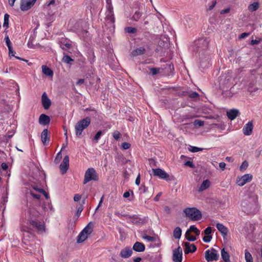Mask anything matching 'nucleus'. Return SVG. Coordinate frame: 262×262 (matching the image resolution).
<instances>
[{
	"instance_id": "56",
	"label": "nucleus",
	"mask_w": 262,
	"mask_h": 262,
	"mask_svg": "<svg viewBox=\"0 0 262 262\" xmlns=\"http://www.w3.org/2000/svg\"><path fill=\"white\" fill-rule=\"evenodd\" d=\"M5 40L6 43L8 48L12 47L11 46V42L10 40L9 39V38L8 36H6L5 37Z\"/></svg>"
},
{
	"instance_id": "31",
	"label": "nucleus",
	"mask_w": 262,
	"mask_h": 262,
	"mask_svg": "<svg viewBox=\"0 0 262 262\" xmlns=\"http://www.w3.org/2000/svg\"><path fill=\"white\" fill-rule=\"evenodd\" d=\"M69 167V164L64 163L62 162L60 165V169L62 174H64L67 172Z\"/></svg>"
},
{
	"instance_id": "12",
	"label": "nucleus",
	"mask_w": 262,
	"mask_h": 262,
	"mask_svg": "<svg viewBox=\"0 0 262 262\" xmlns=\"http://www.w3.org/2000/svg\"><path fill=\"white\" fill-rule=\"evenodd\" d=\"M41 102L43 107L46 110H48L51 105V102L45 92L42 95Z\"/></svg>"
},
{
	"instance_id": "64",
	"label": "nucleus",
	"mask_w": 262,
	"mask_h": 262,
	"mask_svg": "<svg viewBox=\"0 0 262 262\" xmlns=\"http://www.w3.org/2000/svg\"><path fill=\"white\" fill-rule=\"evenodd\" d=\"M62 162L64 163L69 164V157L68 156H64Z\"/></svg>"
},
{
	"instance_id": "46",
	"label": "nucleus",
	"mask_w": 262,
	"mask_h": 262,
	"mask_svg": "<svg viewBox=\"0 0 262 262\" xmlns=\"http://www.w3.org/2000/svg\"><path fill=\"white\" fill-rule=\"evenodd\" d=\"M62 158V154L61 153V151L57 153L55 160L54 162L55 163H58L60 161L61 159Z\"/></svg>"
},
{
	"instance_id": "41",
	"label": "nucleus",
	"mask_w": 262,
	"mask_h": 262,
	"mask_svg": "<svg viewBox=\"0 0 262 262\" xmlns=\"http://www.w3.org/2000/svg\"><path fill=\"white\" fill-rule=\"evenodd\" d=\"M199 97V94L196 92H192L188 93V97L190 98H198Z\"/></svg>"
},
{
	"instance_id": "60",
	"label": "nucleus",
	"mask_w": 262,
	"mask_h": 262,
	"mask_svg": "<svg viewBox=\"0 0 262 262\" xmlns=\"http://www.w3.org/2000/svg\"><path fill=\"white\" fill-rule=\"evenodd\" d=\"M8 49H9V56H14V53L15 52L13 50L12 47H9Z\"/></svg>"
},
{
	"instance_id": "48",
	"label": "nucleus",
	"mask_w": 262,
	"mask_h": 262,
	"mask_svg": "<svg viewBox=\"0 0 262 262\" xmlns=\"http://www.w3.org/2000/svg\"><path fill=\"white\" fill-rule=\"evenodd\" d=\"M32 188L34 190H35L36 191H37L38 192H44V189L38 187L37 185H32Z\"/></svg>"
},
{
	"instance_id": "59",
	"label": "nucleus",
	"mask_w": 262,
	"mask_h": 262,
	"mask_svg": "<svg viewBox=\"0 0 262 262\" xmlns=\"http://www.w3.org/2000/svg\"><path fill=\"white\" fill-rule=\"evenodd\" d=\"M30 194L34 198L37 200H39L40 198V195L38 194H35L32 191H30Z\"/></svg>"
},
{
	"instance_id": "55",
	"label": "nucleus",
	"mask_w": 262,
	"mask_h": 262,
	"mask_svg": "<svg viewBox=\"0 0 262 262\" xmlns=\"http://www.w3.org/2000/svg\"><path fill=\"white\" fill-rule=\"evenodd\" d=\"M71 47V45L69 43H66L65 44L62 43L61 45V48L63 50H66V49H69Z\"/></svg>"
},
{
	"instance_id": "24",
	"label": "nucleus",
	"mask_w": 262,
	"mask_h": 262,
	"mask_svg": "<svg viewBox=\"0 0 262 262\" xmlns=\"http://www.w3.org/2000/svg\"><path fill=\"white\" fill-rule=\"evenodd\" d=\"M210 185V181L208 180L203 181L198 191L199 192L203 191L208 188Z\"/></svg>"
},
{
	"instance_id": "27",
	"label": "nucleus",
	"mask_w": 262,
	"mask_h": 262,
	"mask_svg": "<svg viewBox=\"0 0 262 262\" xmlns=\"http://www.w3.org/2000/svg\"><path fill=\"white\" fill-rule=\"evenodd\" d=\"M133 223L134 224H143L146 222L145 218H140L137 216L133 217Z\"/></svg>"
},
{
	"instance_id": "62",
	"label": "nucleus",
	"mask_w": 262,
	"mask_h": 262,
	"mask_svg": "<svg viewBox=\"0 0 262 262\" xmlns=\"http://www.w3.org/2000/svg\"><path fill=\"white\" fill-rule=\"evenodd\" d=\"M216 4V2L215 1H212V5L209 7V8L207 9V11L211 10L215 7Z\"/></svg>"
},
{
	"instance_id": "58",
	"label": "nucleus",
	"mask_w": 262,
	"mask_h": 262,
	"mask_svg": "<svg viewBox=\"0 0 262 262\" xmlns=\"http://www.w3.org/2000/svg\"><path fill=\"white\" fill-rule=\"evenodd\" d=\"M201 150H202V148H199V147H195V146H191V149L190 150V151L193 152H198V151H201Z\"/></svg>"
},
{
	"instance_id": "26",
	"label": "nucleus",
	"mask_w": 262,
	"mask_h": 262,
	"mask_svg": "<svg viewBox=\"0 0 262 262\" xmlns=\"http://www.w3.org/2000/svg\"><path fill=\"white\" fill-rule=\"evenodd\" d=\"M42 73L47 76L52 77L53 75V71L46 66L43 65L42 66Z\"/></svg>"
},
{
	"instance_id": "20",
	"label": "nucleus",
	"mask_w": 262,
	"mask_h": 262,
	"mask_svg": "<svg viewBox=\"0 0 262 262\" xmlns=\"http://www.w3.org/2000/svg\"><path fill=\"white\" fill-rule=\"evenodd\" d=\"M239 114V111L236 109H232L227 112V116L229 119L234 120Z\"/></svg>"
},
{
	"instance_id": "44",
	"label": "nucleus",
	"mask_w": 262,
	"mask_h": 262,
	"mask_svg": "<svg viewBox=\"0 0 262 262\" xmlns=\"http://www.w3.org/2000/svg\"><path fill=\"white\" fill-rule=\"evenodd\" d=\"M254 82L253 81L252 82H250L249 84L248 91L250 92H255L257 89L254 88Z\"/></svg>"
},
{
	"instance_id": "25",
	"label": "nucleus",
	"mask_w": 262,
	"mask_h": 262,
	"mask_svg": "<svg viewBox=\"0 0 262 262\" xmlns=\"http://www.w3.org/2000/svg\"><path fill=\"white\" fill-rule=\"evenodd\" d=\"M221 256L224 261L231 262L229 254L225 251L224 248L222 249L221 250Z\"/></svg>"
},
{
	"instance_id": "13",
	"label": "nucleus",
	"mask_w": 262,
	"mask_h": 262,
	"mask_svg": "<svg viewBox=\"0 0 262 262\" xmlns=\"http://www.w3.org/2000/svg\"><path fill=\"white\" fill-rule=\"evenodd\" d=\"M255 205L253 202L245 200L242 202V206L245 212H251L252 209Z\"/></svg>"
},
{
	"instance_id": "63",
	"label": "nucleus",
	"mask_w": 262,
	"mask_h": 262,
	"mask_svg": "<svg viewBox=\"0 0 262 262\" xmlns=\"http://www.w3.org/2000/svg\"><path fill=\"white\" fill-rule=\"evenodd\" d=\"M140 190L143 192V193H146L148 191V188L145 186L143 185Z\"/></svg>"
},
{
	"instance_id": "9",
	"label": "nucleus",
	"mask_w": 262,
	"mask_h": 262,
	"mask_svg": "<svg viewBox=\"0 0 262 262\" xmlns=\"http://www.w3.org/2000/svg\"><path fill=\"white\" fill-rule=\"evenodd\" d=\"M172 258L174 262H182V250L180 246L173 250Z\"/></svg>"
},
{
	"instance_id": "49",
	"label": "nucleus",
	"mask_w": 262,
	"mask_h": 262,
	"mask_svg": "<svg viewBox=\"0 0 262 262\" xmlns=\"http://www.w3.org/2000/svg\"><path fill=\"white\" fill-rule=\"evenodd\" d=\"M113 136L116 140H118L120 138V133L119 132L116 130L113 133Z\"/></svg>"
},
{
	"instance_id": "8",
	"label": "nucleus",
	"mask_w": 262,
	"mask_h": 262,
	"mask_svg": "<svg viewBox=\"0 0 262 262\" xmlns=\"http://www.w3.org/2000/svg\"><path fill=\"white\" fill-rule=\"evenodd\" d=\"M37 0H21L20 9L25 11L30 9L35 4Z\"/></svg>"
},
{
	"instance_id": "37",
	"label": "nucleus",
	"mask_w": 262,
	"mask_h": 262,
	"mask_svg": "<svg viewBox=\"0 0 262 262\" xmlns=\"http://www.w3.org/2000/svg\"><path fill=\"white\" fill-rule=\"evenodd\" d=\"M9 15L6 13L4 15V21L3 24V27L8 28L9 27Z\"/></svg>"
},
{
	"instance_id": "43",
	"label": "nucleus",
	"mask_w": 262,
	"mask_h": 262,
	"mask_svg": "<svg viewBox=\"0 0 262 262\" xmlns=\"http://www.w3.org/2000/svg\"><path fill=\"white\" fill-rule=\"evenodd\" d=\"M195 126H198L199 127H201L204 125V122L203 121L200 120H195L193 123Z\"/></svg>"
},
{
	"instance_id": "17",
	"label": "nucleus",
	"mask_w": 262,
	"mask_h": 262,
	"mask_svg": "<svg viewBox=\"0 0 262 262\" xmlns=\"http://www.w3.org/2000/svg\"><path fill=\"white\" fill-rule=\"evenodd\" d=\"M30 224L34 228H35L38 231H45V227L41 224L40 222L37 220H31L30 221Z\"/></svg>"
},
{
	"instance_id": "47",
	"label": "nucleus",
	"mask_w": 262,
	"mask_h": 262,
	"mask_svg": "<svg viewBox=\"0 0 262 262\" xmlns=\"http://www.w3.org/2000/svg\"><path fill=\"white\" fill-rule=\"evenodd\" d=\"M143 238L150 242H155L156 241V238L155 237L148 236L146 234L143 236Z\"/></svg>"
},
{
	"instance_id": "16",
	"label": "nucleus",
	"mask_w": 262,
	"mask_h": 262,
	"mask_svg": "<svg viewBox=\"0 0 262 262\" xmlns=\"http://www.w3.org/2000/svg\"><path fill=\"white\" fill-rule=\"evenodd\" d=\"M50 120L49 116L44 114H42L39 116L38 121L39 124L41 125H46L50 123Z\"/></svg>"
},
{
	"instance_id": "3",
	"label": "nucleus",
	"mask_w": 262,
	"mask_h": 262,
	"mask_svg": "<svg viewBox=\"0 0 262 262\" xmlns=\"http://www.w3.org/2000/svg\"><path fill=\"white\" fill-rule=\"evenodd\" d=\"M186 216L189 217L191 221H198L202 218L201 211L196 208H187L184 210Z\"/></svg>"
},
{
	"instance_id": "45",
	"label": "nucleus",
	"mask_w": 262,
	"mask_h": 262,
	"mask_svg": "<svg viewBox=\"0 0 262 262\" xmlns=\"http://www.w3.org/2000/svg\"><path fill=\"white\" fill-rule=\"evenodd\" d=\"M198 229L194 225H192L190 227L186 232L187 234L190 233L191 232H195Z\"/></svg>"
},
{
	"instance_id": "36",
	"label": "nucleus",
	"mask_w": 262,
	"mask_h": 262,
	"mask_svg": "<svg viewBox=\"0 0 262 262\" xmlns=\"http://www.w3.org/2000/svg\"><path fill=\"white\" fill-rule=\"evenodd\" d=\"M232 88L233 87L231 88L230 91H228V89H225L224 91H222V94L224 95L226 97H232L233 96V93H232Z\"/></svg>"
},
{
	"instance_id": "34",
	"label": "nucleus",
	"mask_w": 262,
	"mask_h": 262,
	"mask_svg": "<svg viewBox=\"0 0 262 262\" xmlns=\"http://www.w3.org/2000/svg\"><path fill=\"white\" fill-rule=\"evenodd\" d=\"M85 199H83L82 201V204H80L78 207H77V212H76V215L78 217L79 216V215H80L81 212L83 210V208H84L83 204H85Z\"/></svg>"
},
{
	"instance_id": "40",
	"label": "nucleus",
	"mask_w": 262,
	"mask_h": 262,
	"mask_svg": "<svg viewBox=\"0 0 262 262\" xmlns=\"http://www.w3.org/2000/svg\"><path fill=\"white\" fill-rule=\"evenodd\" d=\"M190 233L187 234V232H186V233H185V237H186V238L188 241H190V242L195 241L196 239V237L190 235Z\"/></svg>"
},
{
	"instance_id": "57",
	"label": "nucleus",
	"mask_w": 262,
	"mask_h": 262,
	"mask_svg": "<svg viewBox=\"0 0 262 262\" xmlns=\"http://www.w3.org/2000/svg\"><path fill=\"white\" fill-rule=\"evenodd\" d=\"M211 232H212V229L210 227H208L204 230V233L207 235H210L209 234H211Z\"/></svg>"
},
{
	"instance_id": "21",
	"label": "nucleus",
	"mask_w": 262,
	"mask_h": 262,
	"mask_svg": "<svg viewBox=\"0 0 262 262\" xmlns=\"http://www.w3.org/2000/svg\"><path fill=\"white\" fill-rule=\"evenodd\" d=\"M145 53V49L143 47H140L135 50H134L130 53L133 57H135L138 55H143Z\"/></svg>"
},
{
	"instance_id": "33",
	"label": "nucleus",
	"mask_w": 262,
	"mask_h": 262,
	"mask_svg": "<svg viewBox=\"0 0 262 262\" xmlns=\"http://www.w3.org/2000/svg\"><path fill=\"white\" fill-rule=\"evenodd\" d=\"M62 61L64 63L72 64V63L74 62V59H72L70 56L69 55H64L62 58Z\"/></svg>"
},
{
	"instance_id": "30",
	"label": "nucleus",
	"mask_w": 262,
	"mask_h": 262,
	"mask_svg": "<svg viewBox=\"0 0 262 262\" xmlns=\"http://www.w3.org/2000/svg\"><path fill=\"white\" fill-rule=\"evenodd\" d=\"M69 167V164L64 163L62 162L60 165V169L62 174H64L67 172Z\"/></svg>"
},
{
	"instance_id": "1",
	"label": "nucleus",
	"mask_w": 262,
	"mask_h": 262,
	"mask_svg": "<svg viewBox=\"0 0 262 262\" xmlns=\"http://www.w3.org/2000/svg\"><path fill=\"white\" fill-rule=\"evenodd\" d=\"M210 39L207 37L200 38L195 40L193 46V51L199 53L201 59L204 55L205 51L208 49Z\"/></svg>"
},
{
	"instance_id": "35",
	"label": "nucleus",
	"mask_w": 262,
	"mask_h": 262,
	"mask_svg": "<svg viewBox=\"0 0 262 262\" xmlns=\"http://www.w3.org/2000/svg\"><path fill=\"white\" fill-rule=\"evenodd\" d=\"M245 256L246 262H253V257L247 250H245Z\"/></svg>"
},
{
	"instance_id": "18",
	"label": "nucleus",
	"mask_w": 262,
	"mask_h": 262,
	"mask_svg": "<svg viewBox=\"0 0 262 262\" xmlns=\"http://www.w3.org/2000/svg\"><path fill=\"white\" fill-rule=\"evenodd\" d=\"M133 249L136 252H141L145 250V247L143 243L137 242L134 244Z\"/></svg>"
},
{
	"instance_id": "32",
	"label": "nucleus",
	"mask_w": 262,
	"mask_h": 262,
	"mask_svg": "<svg viewBox=\"0 0 262 262\" xmlns=\"http://www.w3.org/2000/svg\"><path fill=\"white\" fill-rule=\"evenodd\" d=\"M259 8V4L258 2H254L250 5H249L248 7L249 10L253 12L256 10H257Z\"/></svg>"
},
{
	"instance_id": "54",
	"label": "nucleus",
	"mask_w": 262,
	"mask_h": 262,
	"mask_svg": "<svg viewBox=\"0 0 262 262\" xmlns=\"http://www.w3.org/2000/svg\"><path fill=\"white\" fill-rule=\"evenodd\" d=\"M212 239V236L211 235H207L203 238V240L205 243H209L210 242L211 239Z\"/></svg>"
},
{
	"instance_id": "51",
	"label": "nucleus",
	"mask_w": 262,
	"mask_h": 262,
	"mask_svg": "<svg viewBox=\"0 0 262 262\" xmlns=\"http://www.w3.org/2000/svg\"><path fill=\"white\" fill-rule=\"evenodd\" d=\"M102 135V131L99 130L98 131L95 136H94V139L96 141V142H97L98 140L100 139L101 135Z\"/></svg>"
},
{
	"instance_id": "7",
	"label": "nucleus",
	"mask_w": 262,
	"mask_h": 262,
	"mask_svg": "<svg viewBox=\"0 0 262 262\" xmlns=\"http://www.w3.org/2000/svg\"><path fill=\"white\" fill-rule=\"evenodd\" d=\"M153 175L166 181L169 180V174L160 168L152 169Z\"/></svg>"
},
{
	"instance_id": "52",
	"label": "nucleus",
	"mask_w": 262,
	"mask_h": 262,
	"mask_svg": "<svg viewBox=\"0 0 262 262\" xmlns=\"http://www.w3.org/2000/svg\"><path fill=\"white\" fill-rule=\"evenodd\" d=\"M131 145L127 142H123L122 144V147L123 149H127L130 148Z\"/></svg>"
},
{
	"instance_id": "29",
	"label": "nucleus",
	"mask_w": 262,
	"mask_h": 262,
	"mask_svg": "<svg viewBox=\"0 0 262 262\" xmlns=\"http://www.w3.org/2000/svg\"><path fill=\"white\" fill-rule=\"evenodd\" d=\"M182 234V230L179 227H176L173 233V236L176 239H179Z\"/></svg>"
},
{
	"instance_id": "4",
	"label": "nucleus",
	"mask_w": 262,
	"mask_h": 262,
	"mask_svg": "<svg viewBox=\"0 0 262 262\" xmlns=\"http://www.w3.org/2000/svg\"><path fill=\"white\" fill-rule=\"evenodd\" d=\"M98 180L99 176L96 170L94 168H89L85 171L83 183L86 184L91 181H97Z\"/></svg>"
},
{
	"instance_id": "11",
	"label": "nucleus",
	"mask_w": 262,
	"mask_h": 262,
	"mask_svg": "<svg viewBox=\"0 0 262 262\" xmlns=\"http://www.w3.org/2000/svg\"><path fill=\"white\" fill-rule=\"evenodd\" d=\"M133 254V250L129 247H126L122 249L120 253V256L123 258L129 257Z\"/></svg>"
},
{
	"instance_id": "61",
	"label": "nucleus",
	"mask_w": 262,
	"mask_h": 262,
	"mask_svg": "<svg viewBox=\"0 0 262 262\" xmlns=\"http://www.w3.org/2000/svg\"><path fill=\"white\" fill-rule=\"evenodd\" d=\"M81 198V196L80 195H79L78 194H76L74 195V200L75 202H78V201H79L80 200Z\"/></svg>"
},
{
	"instance_id": "28",
	"label": "nucleus",
	"mask_w": 262,
	"mask_h": 262,
	"mask_svg": "<svg viewBox=\"0 0 262 262\" xmlns=\"http://www.w3.org/2000/svg\"><path fill=\"white\" fill-rule=\"evenodd\" d=\"M88 235L87 234H86L83 231H81L78 236L77 243H80L84 242L88 238Z\"/></svg>"
},
{
	"instance_id": "15",
	"label": "nucleus",
	"mask_w": 262,
	"mask_h": 262,
	"mask_svg": "<svg viewBox=\"0 0 262 262\" xmlns=\"http://www.w3.org/2000/svg\"><path fill=\"white\" fill-rule=\"evenodd\" d=\"M253 128L252 122L251 121L248 122L243 127V131L244 134L246 136L250 135L252 133Z\"/></svg>"
},
{
	"instance_id": "38",
	"label": "nucleus",
	"mask_w": 262,
	"mask_h": 262,
	"mask_svg": "<svg viewBox=\"0 0 262 262\" xmlns=\"http://www.w3.org/2000/svg\"><path fill=\"white\" fill-rule=\"evenodd\" d=\"M142 16V13L140 12L136 11L134 14L133 15L132 17V19L134 20L138 21L140 18L141 16Z\"/></svg>"
},
{
	"instance_id": "5",
	"label": "nucleus",
	"mask_w": 262,
	"mask_h": 262,
	"mask_svg": "<svg viewBox=\"0 0 262 262\" xmlns=\"http://www.w3.org/2000/svg\"><path fill=\"white\" fill-rule=\"evenodd\" d=\"M231 77L226 74L220 77L219 86L221 90L224 91L225 89L229 88L231 85Z\"/></svg>"
},
{
	"instance_id": "53",
	"label": "nucleus",
	"mask_w": 262,
	"mask_h": 262,
	"mask_svg": "<svg viewBox=\"0 0 262 262\" xmlns=\"http://www.w3.org/2000/svg\"><path fill=\"white\" fill-rule=\"evenodd\" d=\"M184 165L186 166H188L190 168H194L195 166L192 161H187L185 162Z\"/></svg>"
},
{
	"instance_id": "23",
	"label": "nucleus",
	"mask_w": 262,
	"mask_h": 262,
	"mask_svg": "<svg viewBox=\"0 0 262 262\" xmlns=\"http://www.w3.org/2000/svg\"><path fill=\"white\" fill-rule=\"evenodd\" d=\"M217 230L224 235H227L228 232L227 228L223 224L217 223L216 225Z\"/></svg>"
},
{
	"instance_id": "50",
	"label": "nucleus",
	"mask_w": 262,
	"mask_h": 262,
	"mask_svg": "<svg viewBox=\"0 0 262 262\" xmlns=\"http://www.w3.org/2000/svg\"><path fill=\"white\" fill-rule=\"evenodd\" d=\"M160 68H152L150 69L152 74L155 75L160 72Z\"/></svg>"
},
{
	"instance_id": "6",
	"label": "nucleus",
	"mask_w": 262,
	"mask_h": 262,
	"mask_svg": "<svg viewBox=\"0 0 262 262\" xmlns=\"http://www.w3.org/2000/svg\"><path fill=\"white\" fill-rule=\"evenodd\" d=\"M205 257L206 260L209 262L213 260H217L219 257V255L215 249L211 248V250H207L205 251Z\"/></svg>"
},
{
	"instance_id": "19",
	"label": "nucleus",
	"mask_w": 262,
	"mask_h": 262,
	"mask_svg": "<svg viewBox=\"0 0 262 262\" xmlns=\"http://www.w3.org/2000/svg\"><path fill=\"white\" fill-rule=\"evenodd\" d=\"M48 134V130L47 129H44L41 134V141L44 145L49 142V138Z\"/></svg>"
},
{
	"instance_id": "10",
	"label": "nucleus",
	"mask_w": 262,
	"mask_h": 262,
	"mask_svg": "<svg viewBox=\"0 0 262 262\" xmlns=\"http://www.w3.org/2000/svg\"><path fill=\"white\" fill-rule=\"evenodd\" d=\"M252 175L251 174H246L243 176L241 178L237 180V184L240 186H244L246 183L251 181L252 179Z\"/></svg>"
},
{
	"instance_id": "22",
	"label": "nucleus",
	"mask_w": 262,
	"mask_h": 262,
	"mask_svg": "<svg viewBox=\"0 0 262 262\" xmlns=\"http://www.w3.org/2000/svg\"><path fill=\"white\" fill-rule=\"evenodd\" d=\"M94 225L92 222H90L82 231L88 235L91 234L93 231Z\"/></svg>"
},
{
	"instance_id": "14",
	"label": "nucleus",
	"mask_w": 262,
	"mask_h": 262,
	"mask_svg": "<svg viewBox=\"0 0 262 262\" xmlns=\"http://www.w3.org/2000/svg\"><path fill=\"white\" fill-rule=\"evenodd\" d=\"M184 245L185 247L184 253L186 254L193 253L196 250V247L194 244H190L189 242H185Z\"/></svg>"
},
{
	"instance_id": "42",
	"label": "nucleus",
	"mask_w": 262,
	"mask_h": 262,
	"mask_svg": "<svg viewBox=\"0 0 262 262\" xmlns=\"http://www.w3.org/2000/svg\"><path fill=\"white\" fill-rule=\"evenodd\" d=\"M248 166V162L247 161H244L242 163L241 166H240L239 169L241 171H244L247 168Z\"/></svg>"
},
{
	"instance_id": "39",
	"label": "nucleus",
	"mask_w": 262,
	"mask_h": 262,
	"mask_svg": "<svg viewBox=\"0 0 262 262\" xmlns=\"http://www.w3.org/2000/svg\"><path fill=\"white\" fill-rule=\"evenodd\" d=\"M125 31L126 32H127L128 33L134 34L136 32L137 29L135 28L127 27L125 28Z\"/></svg>"
},
{
	"instance_id": "2",
	"label": "nucleus",
	"mask_w": 262,
	"mask_h": 262,
	"mask_svg": "<svg viewBox=\"0 0 262 262\" xmlns=\"http://www.w3.org/2000/svg\"><path fill=\"white\" fill-rule=\"evenodd\" d=\"M90 123L91 119L88 117L79 121L75 126L76 136L79 137L83 130L89 126Z\"/></svg>"
}]
</instances>
